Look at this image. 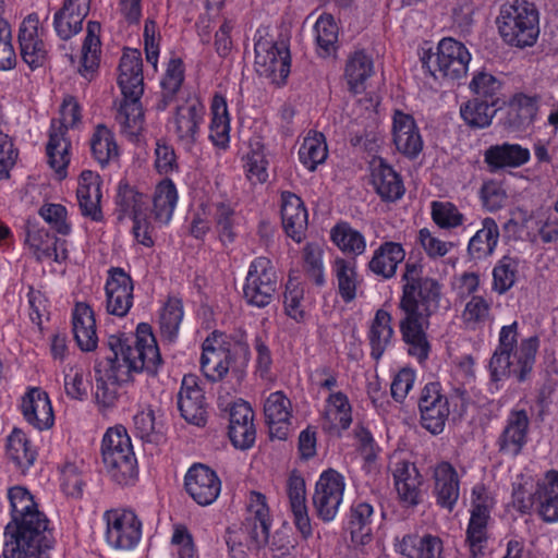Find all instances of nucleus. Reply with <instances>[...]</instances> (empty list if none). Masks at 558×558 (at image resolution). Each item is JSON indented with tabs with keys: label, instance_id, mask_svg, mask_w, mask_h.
Instances as JSON below:
<instances>
[{
	"label": "nucleus",
	"instance_id": "obj_15",
	"mask_svg": "<svg viewBox=\"0 0 558 558\" xmlns=\"http://www.w3.org/2000/svg\"><path fill=\"white\" fill-rule=\"evenodd\" d=\"M530 416L519 405L513 407L504 421V427L496 440V447L502 456L515 458L529 442Z\"/></svg>",
	"mask_w": 558,
	"mask_h": 558
},
{
	"label": "nucleus",
	"instance_id": "obj_40",
	"mask_svg": "<svg viewBox=\"0 0 558 558\" xmlns=\"http://www.w3.org/2000/svg\"><path fill=\"white\" fill-rule=\"evenodd\" d=\"M392 317L390 313L380 308L376 311L368 330V341L371 345V356L378 361L389 345H391L393 337V328L391 325Z\"/></svg>",
	"mask_w": 558,
	"mask_h": 558
},
{
	"label": "nucleus",
	"instance_id": "obj_21",
	"mask_svg": "<svg viewBox=\"0 0 558 558\" xmlns=\"http://www.w3.org/2000/svg\"><path fill=\"white\" fill-rule=\"evenodd\" d=\"M178 409L190 424L204 426L207 422L206 402L203 389L194 375H185L178 392Z\"/></svg>",
	"mask_w": 558,
	"mask_h": 558
},
{
	"label": "nucleus",
	"instance_id": "obj_38",
	"mask_svg": "<svg viewBox=\"0 0 558 558\" xmlns=\"http://www.w3.org/2000/svg\"><path fill=\"white\" fill-rule=\"evenodd\" d=\"M66 134L59 125L50 126L46 145L48 165L60 178L65 177V170L71 161L72 145Z\"/></svg>",
	"mask_w": 558,
	"mask_h": 558
},
{
	"label": "nucleus",
	"instance_id": "obj_44",
	"mask_svg": "<svg viewBox=\"0 0 558 558\" xmlns=\"http://www.w3.org/2000/svg\"><path fill=\"white\" fill-rule=\"evenodd\" d=\"M134 430L143 441L159 445L166 439V427L151 407H145L133 417Z\"/></svg>",
	"mask_w": 558,
	"mask_h": 558
},
{
	"label": "nucleus",
	"instance_id": "obj_55",
	"mask_svg": "<svg viewBox=\"0 0 558 558\" xmlns=\"http://www.w3.org/2000/svg\"><path fill=\"white\" fill-rule=\"evenodd\" d=\"M183 316L182 301L177 298H169L162 306L159 316L161 336L166 340L172 342L178 338Z\"/></svg>",
	"mask_w": 558,
	"mask_h": 558
},
{
	"label": "nucleus",
	"instance_id": "obj_13",
	"mask_svg": "<svg viewBox=\"0 0 558 558\" xmlns=\"http://www.w3.org/2000/svg\"><path fill=\"white\" fill-rule=\"evenodd\" d=\"M345 481L336 470L324 471L315 484L312 497L316 515L324 522L336 519L343 500Z\"/></svg>",
	"mask_w": 558,
	"mask_h": 558
},
{
	"label": "nucleus",
	"instance_id": "obj_12",
	"mask_svg": "<svg viewBox=\"0 0 558 558\" xmlns=\"http://www.w3.org/2000/svg\"><path fill=\"white\" fill-rule=\"evenodd\" d=\"M205 114V105L195 96L189 97L177 107L169 123L177 141L184 149L191 150L199 140Z\"/></svg>",
	"mask_w": 558,
	"mask_h": 558
},
{
	"label": "nucleus",
	"instance_id": "obj_3",
	"mask_svg": "<svg viewBox=\"0 0 558 558\" xmlns=\"http://www.w3.org/2000/svg\"><path fill=\"white\" fill-rule=\"evenodd\" d=\"M52 529L37 500L10 517L4 527V558H49Z\"/></svg>",
	"mask_w": 558,
	"mask_h": 558
},
{
	"label": "nucleus",
	"instance_id": "obj_19",
	"mask_svg": "<svg viewBox=\"0 0 558 558\" xmlns=\"http://www.w3.org/2000/svg\"><path fill=\"white\" fill-rule=\"evenodd\" d=\"M186 493L199 506H209L221 492V481L214 470L204 464L192 465L184 477Z\"/></svg>",
	"mask_w": 558,
	"mask_h": 558
},
{
	"label": "nucleus",
	"instance_id": "obj_9",
	"mask_svg": "<svg viewBox=\"0 0 558 558\" xmlns=\"http://www.w3.org/2000/svg\"><path fill=\"white\" fill-rule=\"evenodd\" d=\"M105 541L116 550H132L142 539L143 522L131 508H113L102 514Z\"/></svg>",
	"mask_w": 558,
	"mask_h": 558
},
{
	"label": "nucleus",
	"instance_id": "obj_51",
	"mask_svg": "<svg viewBox=\"0 0 558 558\" xmlns=\"http://www.w3.org/2000/svg\"><path fill=\"white\" fill-rule=\"evenodd\" d=\"M88 13L66 4L53 15V28L59 38L68 40L82 31L83 22Z\"/></svg>",
	"mask_w": 558,
	"mask_h": 558
},
{
	"label": "nucleus",
	"instance_id": "obj_61",
	"mask_svg": "<svg viewBox=\"0 0 558 558\" xmlns=\"http://www.w3.org/2000/svg\"><path fill=\"white\" fill-rule=\"evenodd\" d=\"M490 519L472 517L466 527L465 542L469 546L470 555L473 558L481 557L485 554L488 542V522Z\"/></svg>",
	"mask_w": 558,
	"mask_h": 558
},
{
	"label": "nucleus",
	"instance_id": "obj_56",
	"mask_svg": "<svg viewBox=\"0 0 558 558\" xmlns=\"http://www.w3.org/2000/svg\"><path fill=\"white\" fill-rule=\"evenodd\" d=\"M327 156L328 148L325 136L317 132L312 135L308 134L299 149L300 161L311 171H314L318 165L325 162Z\"/></svg>",
	"mask_w": 558,
	"mask_h": 558
},
{
	"label": "nucleus",
	"instance_id": "obj_5",
	"mask_svg": "<svg viewBox=\"0 0 558 558\" xmlns=\"http://www.w3.org/2000/svg\"><path fill=\"white\" fill-rule=\"evenodd\" d=\"M118 85L122 100L119 104L116 122L120 133L131 142H137L144 130L143 60L137 49L124 50L119 63Z\"/></svg>",
	"mask_w": 558,
	"mask_h": 558
},
{
	"label": "nucleus",
	"instance_id": "obj_57",
	"mask_svg": "<svg viewBox=\"0 0 558 558\" xmlns=\"http://www.w3.org/2000/svg\"><path fill=\"white\" fill-rule=\"evenodd\" d=\"M283 306L286 314L296 323L305 320L307 314V300L304 295V287L301 282L291 277L286 283Z\"/></svg>",
	"mask_w": 558,
	"mask_h": 558
},
{
	"label": "nucleus",
	"instance_id": "obj_37",
	"mask_svg": "<svg viewBox=\"0 0 558 558\" xmlns=\"http://www.w3.org/2000/svg\"><path fill=\"white\" fill-rule=\"evenodd\" d=\"M72 326L78 348L85 352L94 351L97 348L98 336L95 314L88 304L76 303L72 313Z\"/></svg>",
	"mask_w": 558,
	"mask_h": 558
},
{
	"label": "nucleus",
	"instance_id": "obj_17",
	"mask_svg": "<svg viewBox=\"0 0 558 558\" xmlns=\"http://www.w3.org/2000/svg\"><path fill=\"white\" fill-rule=\"evenodd\" d=\"M105 293L107 313L119 318L125 317L134 302L131 276L121 267H111L108 270Z\"/></svg>",
	"mask_w": 558,
	"mask_h": 558
},
{
	"label": "nucleus",
	"instance_id": "obj_62",
	"mask_svg": "<svg viewBox=\"0 0 558 558\" xmlns=\"http://www.w3.org/2000/svg\"><path fill=\"white\" fill-rule=\"evenodd\" d=\"M430 216L433 221L441 229H454L463 225L464 215L458 207L447 201H434L430 204Z\"/></svg>",
	"mask_w": 558,
	"mask_h": 558
},
{
	"label": "nucleus",
	"instance_id": "obj_30",
	"mask_svg": "<svg viewBox=\"0 0 558 558\" xmlns=\"http://www.w3.org/2000/svg\"><path fill=\"white\" fill-rule=\"evenodd\" d=\"M114 205V215L119 221L148 219V197L128 182H119Z\"/></svg>",
	"mask_w": 558,
	"mask_h": 558
},
{
	"label": "nucleus",
	"instance_id": "obj_23",
	"mask_svg": "<svg viewBox=\"0 0 558 558\" xmlns=\"http://www.w3.org/2000/svg\"><path fill=\"white\" fill-rule=\"evenodd\" d=\"M20 409L24 420L38 430L54 424V414L48 393L39 387H29L21 398Z\"/></svg>",
	"mask_w": 558,
	"mask_h": 558
},
{
	"label": "nucleus",
	"instance_id": "obj_22",
	"mask_svg": "<svg viewBox=\"0 0 558 558\" xmlns=\"http://www.w3.org/2000/svg\"><path fill=\"white\" fill-rule=\"evenodd\" d=\"M201 369L210 381L221 380L230 368L233 360L231 351L223 345L222 335L213 332L202 345Z\"/></svg>",
	"mask_w": 558,
	"mask_h": 558
},
{
	"label": "nucleus",
	"instance_id": "obj_11",
	"mask_svg": "<svg viewBox=\"0 0 558 558\" xmlns=\"http://www.w3.org/2000/svg\"><path fill=\"white\" fill-rule=\"evenodd\" d=\"M513 502L521 512L536 507L539 517L548 523L558 522V471L549 470L538 480L536 488L529 497L521 487L513 490Z\"/></svg>",
	"mask_w": 558,
	"mask_h": 558
},
{
	"label": "nucleus",
	"instance_id": "obj_26",
	"mask_svg": "<svg viewBox=\"0 0 558 558\" xmlns=\"http://www.w3.org/2000/svg\"><path fill=\"white\" fill-rule=\"evenodd\" d=\"M25 243L39 262L52 259L61 264L68 258L66 242L50 234L45 228L29 226Z\"/></svg>",
	"mask_w": 558,
	"mask_h": 558
},
{
	"label": "nucleus",
	"instance_id": "obj_54",
	"mask_svg": "<svg viewBox=\"0 0 558 558\" xmlns=\"http://www.w3.org/2000/svg\"><path fill=\"white\" fill-rule=\"evenodd\" d=\"M520 259L512 256H502L493 269V290L498 294L509 291L519 278Z\"/></svg>",
	"mask_w": 558,
	"mask_h": 558
},
{
	"label": "nucleus",
	"instance_id": "obj_60",
	"mask_svg": "<svg viewBox=\"0 0 558 558\" xmlns=\"http://www.w3.org/2000/svg\"><path fill=\"white\" fill-rule=\"evenodd\" d=\"M510 112L514 114L513 123L518 128L531 125L537 116L538 98L526 94H515L510 100Z\"/></svg>",
	"mask_w": 558,
	"mask_h": 558
},
{
	"label": "nucleus",
	"instance_id": "obj_6",
	"mask_svg": "<svg viewBox=\"0 0 558 558\" xmlns=\"http://www.w3.org/2000/svg\"><path fill=\"white\" fill-rule=\"evenodd\" d=\"M538 12L526 0H513L501 7L497 19L499 34L511 46L524 48L536 43L539 34Z\"/></svg>",
	"mask_w": 558,
	"mask_h": 558
},
{
	"label": "nucleus",
	"instance_id": "obj_46",
	"mask_svg": "<svg viewBox=\"0 0 558 558\" xmlns=\"http://www.w3.org/2000/svg\"><path fill=\"white\" fill-rule=\"evenodd\" d=\"M374 73L372 57L364 51H355L347 61L344 76L351 92L359 94L365 89V82Z\"/></svg>",
	"mask_w": 558,
	"mask_h": 558
},
{
	"label": "nucleus",
	"instance_id": "obj_43",
	"mask_svg": "<svg viewBox=\"0 0 558 558\" xmlns=\"http://www.w3.org/2000/svg\"><path fill=\"white\" fill-rule=\"evenodd\" d=\"M211 120L209 124V138L217 147H227L230 141V116L227 99L216 94L210 105Z\"/></svg>",
	"mask_w": 558,
	"mask_h": 558
},
{
	"label": "nucleus",
	"instance_id": "obj_50",
	"mask_svg": "<svg viewBox=\"0 0 558 558\" xmlns=\"http://www.w3.org/2000/svg\"><path fill=\"white\" fill-rule=\"evenodd\" d=\"M100 25L96 22H88L87 34L82 47V64L80 73L87 81H92L99 65L100 40L97 35Z\"/></svg>",
	"mask_w": 558,
	"mask_h": 558
},
{
	"label": "nucleus",
	"instance_id": "obj_53",
	"mask_svg": "<svg viewBox=\"0 0 558 558\" xmlns=\"http://www.w3.org/2000/svg\"><path fill=\"white\" fill-rule=\"evenodd\" d=\"M470 89L475 98L492 102L496 107L502 104V82L492 73L476 72L470 82Z\"/></svg>",
	"mask_w": 558,
	"mask_h": 558
},
{
	"label": "nucleus",
	"instance_id": "obj_47",
	"mask_svg": "<svg viewBox=\"0 0 558 558\" xmlns=\"http://www.w3.org/2000/svg\"><path fill=\"white\" fill-rule=\"evenodd\" d=\"M462 302L464 307L461 312V320L468 329H480L490 320L493 305L490 298L469 295Z\"/></svg>",
	"mask_w": 558,
	"mask_h": 558
},
{
	"label": "nucleus",
	"instance_id": "obj_14",
	"mask_svg": "<svg viewBox=\"0 0 558 558\" xmlns=\"http://www.w3.org/2000/svg\"><path fill=\"white\" fill-rule=\"evenodd\" d=\"M254 49L256 72L277 85L283 84L290 73V51L286 44L258 40Z\"/></svg>",
	"mask_w": 558,
	"mask_h": 558
},
{
	"label": "nucleus",
	"instance_id": "obj_58",
	"mask_svg": "<svg viewBox=\"0 0 558 558\" xmlns=\"http://www.w3.org/2000/svg\"><path fill=\"white\" fill-rule=\"evenodd\" d=\"M184 81V65L180 58H171L167 64L166 73L161 81L162 100L158 104V110H165L174 95L179 92Z\"/></svg>",
	"mask_w": 558,
	"mask_h": 558
},
{
	"label": "nucleus",
	"instance_id": "obj_35",
	"mask_svg": "<svg viewBox=\"0 0 558 558\" xmlns=\"http://www.w3.org/2000/svg\"><path fill=\"white\" fill-rule=\"evenodd\" d=\"M405 251L402 244L393 241L383 242L367 263V269L384 280L393 278L398 266L404 260Z\"/></svg>",
	"mask_w": 558,
	"mask_h": 558
},
{
	"label": "nucleus",
	"instance_id": "obj_28",
	"mask_svg": "<svg viewBox=\"0 0 558 558\" xmlns=\"http://www.w3.org/2000/svg\"><path fill=\"white\" fill-rule=\"evenodd\" d=\"M264 413L272 438L286 439L292 418V404L282 391L271 392L265 400Z\"/></svg>",
	"mask_w": 558,
	"mask_h": 558
},
{
	"label": "nucleus",
	"instance_id": "obj_48",
	"mask_svg": "<svg viewBox=\"0 0 558 558\" xmlns=\"http://www.w3.org/2000/svg\"><path fill=\"white\" fill-rule=\"evenodd\" d=\"M7 456L19 470L25 472L34 464L37 452L26 435L14 429L8 437Z\"/></svg>",
	"mask_w": 558,
	"mask_h": 558
},
{
	"label": "nucleus",
	"instance_id": "obj_64",
	"mask_svg": "<svg viewBox=\"0 0 558 558\" xmlns=\"http://www.w3.org/2000/svg\"><path fill=\"white\" fill-rule=\"evenodd\" d=\"M89 383L81 366H71L64 373V389L68 397L74 400H84L88 396Z\"/></svg>",
	"mask_w": 558,
	"mask_h": 558
},
{
	"label": "nucleus",
	"instance_id": "obj_42",
	"mask_svg": "<svg viewBox=\"0 0 558 558\" xmlns=\"http://www.w3.org/2000/svg\"><path fill=\"white\" fill-rule=\"evenodd\" d=\"M499 228L495 219L486 217L482 220V228L470 239L468 253L474 260L490 256L498 244Z\"/></svg>",
	"mask_w": 558,
	"mask_h": 558
},
{
	"label": "nucleus",
	"instance_id": "obj_39",
	"mask_svg": "<svg viewBox=\"0 0 558 558\" xmlns=\"http://www.w3.org/2000/svg\"><path fill=\"white\" fill-rule=\"evenodd\" d=\"M331 271L342 301L345 303L354 301L361 284L355 259L337 257L332 263Z\"/></svg>",
	"mask_w": 558,
	"mask_h": 558
},
{
	"label": "nucleus",
	"instance_id": "obj_33",
	"mask_svg": "<svg viewBox=\"0 0 558 558\" xmlns=\"http://www.w3.org/2000/svg\"><path fill=\"white\" fill-rule=\"evenodd\" d=\"M531 158L529 148L517 143H502L488 147L484 153V161L490 172L505 168H519Z\"/></svg>",
	"mask_w": 558,
	"mask_h": 558
},
{
	"label": "nucleus",
	"instance_id": "obj_32",
	"mask_svg": "<svg viewBox=\"0 0 558 558\" xmlns=\"http://www.w3.org/2000/svg\"><path fill=\"white\" fill-rule=\"evenodd\" d=\"M371 177L372 186L381 202L396 203L403 197L405 186L402 177L385 160L380 159L373 167Z\"/></svg>",
	"mask_w": 558,
	"mask_h": 558
},
{
	"label": "nucleus",
	"instance_id": "obj_1",
	"mask_svg": "<svg viewBox=\"0 0 558 558\" xmlns=\"http://www.w3.org/2000/svg\"><path fill=\"white\" fill-rule=\"evenodd\" d=\"M107 345L109 353L97 360L94 366L95 399L102 409L116 407L121 384L128 381L133 372L156 375L162 364L156 338L146 323L137 325L131 342L128 338L110 336Z\"/></svg>",
	"mask_w": 558,
	"mask_h": 558
},
{
	"label": "nucleus",
	"instance_id": "obj_49",
	"mask_svg": "<svg viewBox=\"0 0 558 558\" xmlns=\"http://www.w3.org/2000/svg\"><path fill=\"white\" fill-rule=\"evenodd\" d=\"M333 244L344 254L360 256L366 251V239L348 222L337 223L330 231Z\"/></svg>",
	"mask_w": 558,
	"mask_h": 558
},
{
	"label": "nucleus",
	"instance_id": "obj_25",
	"mask_svg": "<svg viewBox=\"0 0 558 558\" xmlns=\"http://www.w3.org/2000/svg\"><path fill=\"white\" fill-rule=\"evenodd\" d=\"M433 494L436 504L452 511L460 497V475L448 461L437 463L433 469Z\"/></svg>",
	"mask_w": 558,
	"mask_h": 558
},
{
	"label": "nucleus",
	"instance_id": "obj_41",
	"mask_svg": "<svg viewBox=\"0 0 558 558\" xmlns=\"http://www.w3.org/2000/svg\"><path fill=\"white\" fill-rule=\"evenodd\" d=\"M89 145L92 157L101 168L107 167L119 158V146L114 133L105 124L95 126Z\"/></svg>",
	"mask_w": 558,
	"mask_h": 558
},
{
	"label": "nucleus",
	"instance_id": "obj_18",
	"mask_svg": "<svg viewBox=\"0 0 558 558\" xmlns=\"http://www.w3.org/2000/svg\"><path fill=\"white\" fill-rule=\"evenodd\" d=\"M243 526L246 541L250 542L248 549L259 548L267 544L271 518L266 504V497L263 494L251 492L247 501V515Z\"/></svg>",
	"mask_w": 558,
	"mask_h": 558
},
{
	"label": "nucleus",
	"instance_id": "obj_24",
	"mask_svg": "<svg viewBox=\"0 0 558 558\" xmlns=\"http://www.w3.org/2000/svg\"><path fill=\"white\" fill-rule=\"evenodd\" d=\"M392 141L397 150L409 159H415L422 153L424 142L420 129L410 113L395 110Z\"/></svg>",
	"mask_w": 558,
	"mask_h": 558
},
{
	"label": "nucleus",
	"instance_id": "obj_36",
	"mask_svg": "<svg viewBox=\"0 0 558 558\" xmlns=\"http://www.w3.org/2000/svg\"><path fill=\"white\" fill-rule=\"evenodd\" d=\"M287 494L294 525L304 538H308L312 535V524L306 506L304 478L292 473L287 482Z\"/></svg>",
	"mask_w": 558,
	"mask_h": 558
},
{
	"label": "nucleus",
	"instance_id": "obj_34",
	"mask_svg": "<svg viewBox=\"0 0 558 558\" xmlns=\"http://www.w3.org/2000/svg\"><path fill=\"white\" fill-rule=\"evenodd\" d=\"M179 194L175 184L170 179L161 180L154 190L151 207H148V219L159 227L169 225L178 205Z\"/></svg>",
	"mask_w": 558,
	"mask_h": 558
},
{
	"label": "nucleus",
	"instance_id": "obj_27",
	"mask_svg": "<svg viewBox=\"0 0 558 558\" xmlns=\"http://www.w3.org/2000/svg\"><path fill=\"white\" fill-rule=\"evenodd\" d=\"M322 428L329 434L340 435L352 424V405L342 391L330 392L325 400L320 415Z\"/></svg>",
	"mask_w": 558,
	"mask_h": 558
},
{
	"label": "nucleus",
	"instance_id": "obj_16",
	"mask_svg": "<svg viewBox=\"0 0 558 558\" xmlns=\"http://www.w3.org/2000/svg\"><path fill=\"white\" fill-rule=\"evenodd\" d=\"M421 425L433 435L440 434L448 420L450 408L448 397L442 392L439 383L424 386L418 399Z\"/></svg>",
	"mask_w": 558,
	"mask_h": 558
},
{
	"label": "nucleus",
	"instance_id": "obj_4",
	"mask_svg": "<svg viewBox=\"0 0 558 558\" xmlns=\"http://www.w3.org/2000/svg\"><path fill=\"white\" fill-rule=\"evenodd\" d=\"M539 341L537 337L522 339L518 343V323L502 326L496 347L488 364L492 393L499 390V383L511 375L519 383L527 379L535 364Z\"/></svg>",
	"mask_w": 558,
	"mask_h": 558
},
{
	"label": "nucleus",
	"instance_id": "obj_59",
	"mask_svg": "<svg viewBox=\"0 0 558 558\" xmlns=\"http://www.w3.org/2000/svg\"><path fill=\"white\" fill-rule=\"evenodd\" d=\"M215 226L218 238L223 245L234 242L236 238V214L230 204L219 202L215 204Z\"/></svg>",
	"mask_w": 558,
	"mask_h": 558
},
{
	"label": "nucleus",
	"instance_id": "obj_8",
	"mask_svg": "<svg viewBox=\"0 0 558 558\" xmlns=\"http://www.w3.org/2000/svg\"><path fill=\"white\" fill-rule=\"evenodd\" d=\"M471 59V53L464 44L451 37L442 38L437 45L436 52H425L421 58L423 66L432 76L451 81H459L466 76Z\"/></svg>",
	"mask_w": 558,
	"mask_h": 558
},
{
	"label": "nucleus",
	"instance_id": "obj_10",
	"mask_svg": "<svg viewBox=\"0 0 558 558\" xmlns=\"http://www.w3.org/2000/svg\"><path fill=\"white\" fill-rule=\"evenodd\" d=\"M278 288V275L272 262L264 256L254 258L243 284V296L247 304L263 308L269 305Z\"/></svg>",
	"mask_w": 558,
	"mask_h": 558
},
{
	"label": "nucleus",
	"instance_id": "obj_20",
	"mask_svg": "<svg viewBox=\"0 0 558 558\" xmlns=\"http://www.w3.org/2000/svg\"><path fill=\"white\" fill-rule=\"evenodd\" d=\"M19 43L21 57L31 69L34 70L45 64L48 49L43 39V32H39V19L36 14H29L21 23Z\"/></svg>",
	"mask_w": 558,
	"mask_h": 558
},
{
	"label": "nucleus",
	"instance_id": "obj_52",
	"mask_svg": "<svg viewBox=\"0 0 558 558\" xmlns=\"http://www.w3.org/2000/svg\"><path fill=\"white\" fill-rule=\"evenodd\" d=\"M498 108L492 102L474 98L460 107V116L470 128L484 129L492 124Z\"/></svg>",
	"mask_w": 558,
	"mask_h": 558
},
{
	"label": "nucleus",
	"instance_id": "obj_31",
	"mask_svg": "<svg viewBox=\"0 0 558 558\" xmlns=\"http://www.w3.org/2000/svg\"><path fill=\"white\" fill-rule=\"evenodd\" d=\"M76 196L84 217H88L93 221L102 220L104 216L100 207L102 194L99 174L90 170H84L80 175Z\"/></svg>",
	"mask_w": 558,
	"mask_h": 558
},
{
	"label": "nucleus",
	"instance_id": "obj_63",
	"mask_svg": "<svg viewBox=\"0 0 558 558\" xmlns=\"http://www.w3.org/2000/svg\"><path fill=\"white\" fill-rule=\"evenodd\" d=\"M314 34L318 48L325 54H330L338 40V26L333 17L330 14L320 15L314 25Z\"/></svg>",
	"mask_w": 558,
	"mask_h": 558
},
{
	"label": "nucleus",
	"instance_id": "obj_45",
	"mask_svg": "<svg viewBox=\"0 0 558 558\" xmlns=\"http://www.w3.org/2000/svg\"><path fill=\"white\" fill-rule=\"evenodd\" d=\"M374 508L364 500H355L348 519V530L353 541L366 543L372 534Z\"/></svg>",
	"mask_w": 558,
	"mask_h": 558
},
{
	"label": "nucleus",
	"instance_id": "obj_29",
	"mask_svg": "<svg viewBox=\"0 0 558 558\" xmlns=\"http://www.w3.org/2000/svg\"><path fill=\"white\" fill-rule=\"evenodd\" d=\"M280 198L283 229L289 238L300 243L305 236L308 225L304 203L300 196L289 191H283Z\"/></svg>",
	"mask_w": 558,
	"mask_h": 558
},
{
	"label": "nucleus",
	"instance_id": "obj_2",
	"mask_svg": "<svg viewBox=\"0 0 558 558\" xmlns=\"http://www.w3.org/2000/svg\"><path fill=\"white\" fill-rule=\"evenodd\" d=\"M401 283L399 308L403 317L400 319L399 329L408 353L423 363L430 352L426 331L429 318L440 307L442 286L438 280L424 276L423 266L411 260L404 265Z\"/></svg>",
	"mask_w": 558,
	"mask_h": 558
},
{
	"label": "nucleus",
	"instance_id": "obj_7",
	"mask_svg": "<svg viewBox=\"0 0 558 558\" xmlns=\"http://www.w3.org/2000/svg\"><path fill=\"white\" fill-rule=\"evenodd\" d=\"M101 460L110 477L119 485H129L137 476V460L126 429L110 427L101 440Z\"/></svg>",
	"mask_w": 558,
	"mask_h": 558
}]
</instances>
